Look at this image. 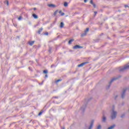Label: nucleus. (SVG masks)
<instances>
[{
    "instance_id": "1",
    "label": "nucleus",
    "mask_w": 129,
    "mask_h": 129,
    "mask_svg": "<svg viewBox=\"0 0 129 129\" xmlns=\"http://www.w3.org/2000/svg\"><path fill=\"white\" fill-rule=\"evenodd\" d=\"M112 119H114L116 117V112L114 111V110H112V115L111 116Z\"/></svg>"
},
{
    "instance_id": "2",
    "label": "nucleus",
    "mask_w": 129,
    "mask_h": 129,
    "mask_svg": "<svg viewBox=\"0 0 129 129\" xmlns=\"http://www.w3.org/2000/svg\"><path fill=\"white\" fill-rule=\"evenodd\" d=\"M82 48H83V47L82 46H80L78 45H75L73 47V49H82Z\"/></svg>"
},
{
    "instance_id": "3",
    "label": "nucleus",
    "mask_w": 129,
    "mask_h": 129,
    "mask_svg": "<svg viewBox=\"0 0 129 129\" xmlns=\"http://www.w3.org/2000/svg\"><path fill=\"white\" fill-rule=\"evenodd\" d=\"M126 69H129V66H125L123 68H122L121 70H120V71H123V70H125Z\"/></svg>"
},
{
    "instance_id": "4",
    "label": "nucleus",
    "mask_w": 129,
    "mask_h": 129,
    "mask_svg": "<svg viewBox=\"0 0 129 129\" xmlns=\"http://www.w3.org/2000/svg\"><path fill=\"white\" fill-rule=\"evenodd\" d=\"M88 63V62H83L80 64H79L78 66V67H83V66H84V65H85L86 64Z\"/></svg>"
},
{
    "instance_id": "5",
    "label": "nucleus",
    "mask_w": 129,
    "mask_h": 129,
    "mask_svg": "<svg viewBox=\"0 0 129 129\" xmlns=\"http://www.w3.org/2000/svg\"><path fill=\"white\" fill-rule=\"evenodd\" d=\"M89 31V28H86V30L85 31V34H82V37H83L84 36H85V35H86V33H87V32H88Z\"/></svg>"
},
{
    "instance_id": "6",
    "label": "nucleus",
    "mask_w": 129,
    "mask_h": 129,
    "mask_svg": "<svg viewBox=\"0 0 129 129\" xmlns=\"http://www.w3.org/2000/svg\"><path fill=\"white\" fill-rule=\"evenodd\" d=\"M48 7H49V8H55L56 7V6H55V5L53 4H49L48 5Z\"/></svg>"
},
{
    "instance_id": "7",
    "label": "nucleus",
    "mask_w": 129,
    "mask_h": 129,
    "mask_svg": "<svg viewBox=\"0 0 129 129\" xmlns=\"http://www.w3.org/2000/svg\"><path fill=\"white\" fill-rule=\"evenodd\" d=\"M125 91H126V89L123 90V93L121 95L122 98H123V97H124V93H125Z\"/></svg>"
},
{
    "instance_id": "8",
    "label": "nucleus",
    "mask_w": 129,
    "mask_h": 129,
    "mask_svg": "<svg viewBox=\"0 0 129 129\" xmlns=\"http://www.w3.org/2000/svg\"><path fill=\"white\" fill-rule=\"evenodd\" d=\"M93 122H94V121H92L89 129H92V126H93Z\"/></svg>"
},
{
    "instance_id": "9",
    "label": "nucleus",
    "mask_w": 129,
    "mask_h": 129,
    "mask_svg": "<svg viewBox=\"0 0 129 129\" xmlns=\"http://www.w3.org/2000/svg\"><path fill=\"white\" fill-rule=\"evenodd\" d=\"M90 4H91V5L93 6L94 8H96V6L95 5V4H94V3H93V0L90 1Z\"/></svg>"
},
{
    "instance_id": "10",
    "label": "nucleus",
    "mask_w": 129,
    "mask_h": 129,
    "mask_svg": "<svg viewBox=\"0 0 129 129\" xmlns=\"http://www.w3.org/2000/svg\"><path fill=\"white\" fill-rule=\"evenodd\" d=\"M34 43H35V41H30L29 42V44L30 46H33V45H34Z\"/></svg>"
},
{
    "instance_id": "11",
    "label": "nucleus",
    "mask_w": 129,
    "mask_h": 129,
    "mask_svg": "<svg viewBox=\"0 0 129 129\" xmlns=\"http://www.w3.org/2000/svg\"><path fill=\"white\" fill-rule=\"evenodd\" d=\"M64 27V23L63 22L60 23V28L62 29V28Z\"/></svg>"
},
{
    "instance_id": "12",
    "label": "nucleus",
    "mask_w": 129,
    "mask_h": 129,
    "mask_svg": "<svg viewBox=\"0 0 129 129\" xmlns=\"http://www.w3.org/2000/svg\"><path fill=\"white\" fill-rule=\"evenodd\" d=\"M32 16L34 19H38V16H37V15L34 14L32 15Z\"/></svg>"
},
{
    "instance_id": "13",
    "label": "nucleus",
    "mask_w": 129,
    "mask_h": 129,
    "mask_svg": "<svg viewBox=\"0 0 129 129\" xmlns=\"http://www.w3.org/2000/svg\"><path fill=\"white\" fill-rule=\"evenodd\" d=\"M116 79H117V78H113V79L111 80V81L110 82V84L111 83H112V82H113V81H114V80H116Z\"/></svg>"
},
{
    "instance_id": "14",
    "label": "nucleus",
    "mask_w": 129,
    "mask_h": 129,
    "mask_svg": "<svg viewBox=\"0 0 129 129\" xmlns=\"http://www.w3.org/2000/svg\"><path fill=\"white\" fill-rule=\"evenodd\" d=\"M59 14H60L61 16H64V15H65L64 13H62V11H59Z\"/></svg>"
},
{
    "instance_id": "15",
    "label": "nucleus",
    "mask_w": 129,
    "mask_h": 129,
    "mask_svg": "<svg viewBox=\"0 0 129 129\" xmlns=\"http://www.w3.org/2000/svg\"><path fill=\"white\" fill-rule=\"evenodd\" d=\"M114 126H115V125H113L112 126H111L110 127H108V129H113L114 128Z\"/></svg>"
},
{
    "instance_id": "16",
    "label": "nucleus",
    "mask_w": 129,
    "mask_h": 129,
    "mask_svg": "<svg viewBox=\"0 0 129 129\" xmlns=\"http://www.w3.org/2000/svg\"><path fill=\"white\" fill-rule=\"evenodd\" d=\"M74 41V39H71L69 41V44H70Z\"/></svg>"
},
{
    "instance_id": "17",
    "label": "nucleus",
    "mask_w": 129,
    "mask_h": 129,
    "mask_svg": "<svg viewBox=\"0 0 129 129\" xmlns=\"http://www.w3.org/2000/svg\"><path fill=\"white\" fill-rule=\"evenodd\" d=\"M64 7H68V3H67V2H64V4H63Z\"/></svg>"
},
{
    "instance_id": "18",
    "label": "nucleus",
    "mask_w": 129,
    "mask_h": 129,
    "mask_svg": "<svg viewBox=\"0 0 129 129\" xmlns=\"http://www.w3.org/2000/svg\"><path fill=\"white\" fill-rule=\"evenodd\" d=\"M42 31H43V28H41L39 31H38V33L41 34V32H42Z\"/></svg>"
},
{
    "instance_id": "19",
    "label": "nucleus",
    "mask_w": 129,
    "mask_h": 129,
    "mask_svg": "<svg viewBox=\"0 0 129 129\" xmlns=\"http://www.w3.org/2000/svg\"><path fill=\"white\" fill-rule=\"evenodd\" d=\"M102 120L103 121H105V120H106V117L103 116Z\"/></svg>"
},
{
    "instance_id": "20",
    "label": "nucleus",
    "mask_w": 129,
    "mask_h": 129,
    "mask_svg": "<svg viewBox=\"0 0 129 129\" xmlns=\"http://www.w3.org/2000/svg\"><path fill=\"white\" fill-rule=\"evenodd\" d=\"M43 73H44V74H47V73H48V71L47 70L43 71Z\"/></svg>"
},
{
    "instance_id": "21",
    "label": "nucleus",
    "mask_w": 129,
    "mask_h": 129,
    "mask_svg": "<svg viewBox=\"0 0 129 129\" xmlns=\"http://www.w3.org/2000/svg\"><path fill=\"white\" fill-rule=\"evenodd\" d=\"M58 13V10H56L55 12H54V16H56V15H57V13Z\"/></svg>"
},
{
    "instance_id": "22",
    "label": "nucleus",
    "mask_w": 129,
    "mask_h": 129,
    "mask_svg": "<svg viewBox=\"0 0 129 129\" xmlns=\"http://www.w3.org/2000/svg\"><path fill=\"white\" fill-rule=\"evenodd\" d=\"M100 128H101V126L100 125H99L98 126L97 129H100Z\"/></svg>"
},
{
    "instance_id": "23",
    "label": "nucleus",
    "mask_w": 129,
    "mask_h": 129,
    "mask_svg": "<svg viewBox=\"0 0 129 129\" xmlns=\"http://www.w3.org/2000/svg\"><path fill=\"white\" fill-rule=\"evenodd\" d=\"M18 20H19V21H21V20H22V17H21V16H20V17L18 18Z\"/></svg>"
},
{
    "instance_id": "24",
    "label": "nucleus",
    "mask_w": 129,
    "mask_h": 129,
    "mask_svg": "<svg viewBox=\"0 0 129 129\" xmlns=\"http://www.w3.org/2000/svg\"><path fill=\"white\" fill-rule=\"evenodd\" d=\"M42 113H43L42 112H40L38 114V115H41V114H42Z\"/></svg>"
},
{
    "instance_id": "25",
    "label": "nucleus",
    "mask_w": 129,
    "mask_h": 129,
    "mask_svg": "<svg viewBox=\"0 0 129 129\" xmlns=\"http://www.w3.org/2000/svg\"><path fill=\"white\" fill-rule=\"evenodd\" d=\"M59 81H61V80H57L56 81V83H57V82H59Z\"/></svg>"
},
{
    "instance_id": "26",
    "label": "nucleus",
    "mask_w": 129,
    "mask_h": 129,
    "mask_svg": "<svg viewBox=\"0 0 129 129\" xmlns=\"http://www.w3.org/2000/svg\"><path fill=\"white\" fill-rule=\"evenodd\" d=\"M45 35H46L47 36H48L49 35V33L48 32H46L45 33Z\"/></svg>"
},
{
    "instance_id": "27",
    "label": "nucleus",
    "mask_w": 129,
    "mask_h": 129,
    "mask_svg": "<svg viewBox=\"0 0 129 129\" xmlns=\"http://www.w3.org/2000/svg\"><path fill=\"white\" fill-rule=\"evenodd\" d=\"M124 116V115H122L121 116V117H123Z\"/></svg>"
},
{
    "instance_id": "28",
    "label": "nucleus",
    "mask_w": 129,
    "mask_h": 129,
    "mask_svg": "<svg viewBox=\"0 0 129 129\" xmlns=\"http://www.w3.org/2000/svg\"><path fill=\"white\" fill-rule=\"evenodd\" d=\"M128 7L127 5H125V8H127Z\"/></svg>"
},
{
    "instance_id": "29",
    "label": "nucleus",
    "mask_w": 129,
    "mask_h": 129,
    "mask_svg": "<svg viewBox=\"0 0 129 129\" xmlns=\"http://www.w3.org/2000/svg\"><path fill=\"white\" fill-rule=\"evenodd\" d=\"M87 2V0H84V3H86Z\"/></svg>"
},
{
    "instance_id": "30",
    "label": "nucleus",
    "mask_w": 129,
    "mask_h": 129,
    "mask_svg": "<svg viewBox=\"0 0 129 129\" xmlns=\"http://www.w3.org/2000/svg\"><path fill=\"white\" fill-rule=\"evenodd\" d=\"M94 13H95V15H96V14H97V12H95Z\"/></svg>"
},
{
    "instance_id": "31",
    "label": "nucleus",
    "mask_w": 129,
    "mask_h": 129,
    "mask_svg": "<svg viewBox=\"0 0 129 129\" xmlns=\"http://www.w3.org/2000/svg\"><path fill=\"white\" fill-rule=\"evenodd\" d=\"M45 77L47 78V77H48V75H45Z\"/></svg>"
},
{
    "instance_id": "32",
    "label": "nucleus",
    "mask_w": 129,
    "mask_h": 129,
    "mask_svg": "<svg viewBox=\"0 0 129 129\" xmlns=\"http://www.w3.org/2000/svg\"><path fill=\"white\" fill-rule=\"evenodd\" d=\"M7 5H8V6H9V2L8 1H7Z\"/></svg>"
},
{
    "instance_id": "33",
    "label": "nucleus",
    "mask_w": 129,
    "mask_h": 129,
    "mask_svg": "<svg viewBox=\"0 0 129 129\" xmlns=\"http://www.w3.org/2000/svg\"><path fill=\"white\" fill-rule=\"evenodd\" d=\"M54 98H58V97H54Z\"/></svg>"
},
{
    "instance_id": "34",
    "label": "nucleus",
    "mask_w": 129,
    "mask_h": 129,
    "mask_svg": "<svg viewBox=\"0 0 129 129\" xmlns=\"http://www.w3.org/2000/svg\"><path fill=\"white\" fill-rule=\"evenodd\" d=\"M108 88H109V86H108Z\"/></svg>"
},
{
    "instance_id": "35",
    "label": "nucleus",
    "mask_w": 129,
    "mask_h": 129,
    "mask_svg": "<svg viewBox=\"0 0 129 129\" xmlns=\"http://www.w3.org/2000/svg\"><path fill=\"white\" fill-rule=\"evenodd\" d=\"M62 129H65V128H63Z\"/></svg>"
}]
</instances>
